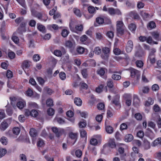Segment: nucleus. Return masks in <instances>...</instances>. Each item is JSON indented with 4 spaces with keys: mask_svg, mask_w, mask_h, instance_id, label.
I'll use <instances>...</instances> for the list:
<instances>
[{
    "mask_svg": "<svg viewBox=\"0 0 161 161\" xmlns=\"http://www.w3.org/2000/svg\"><path fill=\"white\" fill-rule=\"evenodd\" d=\"M153 146L155 147L158 145L161 144V138L159 137L155 140H154L153 142Z\"/></svg>",
    "mask_w": 161,
    "mask_h": 161,
    "instance_id": "20",
    "label": "nucleus"
},
{
    "mask_svg": "<svg viewBox=\"0 0 161 161\" xmlns=\"http://www.w3.org/2000/svg\"><path fill=\"white\" fill-rule=\"evenodd\" d=\"M107 86L109 88H112L114 86L113 80H108L107 82Z\"/></svg>",
    "mask_w": 161,
    "mask_h": 161,
    "instance_id": "52",
    "label": "nucleus"
},
{
    "mask_svg": "<svg viewBox=\"0 0 161 161\" xmlns=\"http://www.w3.org/2000/svg\"><path fill=\"white\" fill-rule=\"evenodd\" d=\"M130 15L131 17H133L135 19H138L140 18L139 15L135 11L131 12L130 13Z\"/></svg>",
    "mask_w": 161,
    "mask_h": 161,
    "instance_id": "18",
    "label": "nucleus"
},
{
    "mask_svg": "<svg viewBox=\"0 0 161 161\" xmlns=\"http://www.w3.org/2000/svg\"><path fill=\"white\" fill-rule=\"evenodd\" d=\"M7 153L6 149L3 148H0V158H1L5 155Z\"/></svg>",
    "mask_w": 161,
    "mask_h": 161,
    "instance_id": "26",
    "label": "nucleus"
},
{
    "mask_svg": "<svg viewBox=\"0 0 161 161\" xmlns=\"http://www.w3.org/2000/svg\"><path fill=\"white\" fill-rule=\"evenodd\" d=\"M73 10L74 13L77 16L79 17H81V14L79 9L76 8H74Z\"/></svg>",
    "mask_w": 161,
    "mask_h": 161,
    "instance_id": "22",
    "label": "nucleus"
},
{
    "mask_svg": "<svg viewBox=\"0 0 161 161\" xmlns=\"http://www.w3.org/2000/svg\"><path fill=\"white\" fill-rule=\"evenodd\" d=\"M38 112L35 110H32L31 111V116L34 117H36L38 115Z\"/></svg>",
    "mask_w": 161,
    "mask_h": 161,
    "instance_id": "41",
    "label": "nucleus"
},
{
    "mask_svg": "<svg viewBox=\"0 0 161 161\" xmlns=\"http://www.w3.org/2000/svg\"><path fill=\"white\" fill-rule=\"evenodd\" d=\"M25 103L24 102L19 101L17 104V107L19 109L23 108L25 106Z\"/></svg>",
    "mask_w": 161,
    "mask_h": 161,
    "instance_id": "27",
    "label": "nucleus"
},
{
    "mask_svg": "<svg viewBox=\"0 0 161 161\" xmlns=\"http://www.w3.org/2000/svg\"><path fill=\"white\" fill-rule=\"evenodd\" d=\"M30 134L32 137H34L36 136L37 133L36 130L34 128H31L30 131Z\"/></svg>",
    "mask_w": 161,
    "mask_h": 161,
    "instance_id": "23",
    "label": "nucleus"
},
{
    "mask_svg": "<svg viewBox=\"0 0 161 161\" xmlns=\"http://www.w3.org/2000/svg\"><path fill=\"white\" fill-rule=\"evenodd\" d=\"M127 128V125L125 123H123L120 125V129L121 130L126 129Z\"/></svg>",
    "mask_w": 161,
    "mask_h": 161,
    "instance_id": "56",
    "label": "nucleus"
},
{
    "mask_svg": "<svg viewBox=\"0 0 161 161\" xmlns=\"http://www.w3.org/2000/svg\"><path fill=\"white\" fill-rule=\"evenodd\" d=\"M131 76L132 78L136 77L137 79L140 78L141 73L140 71L135 69H132L130 70Z\"/></svg>",
    "mask_w": 161,
    "mask_h": 161,
    "instance_id": "4",
    "label": "nucleus"
},
{
    "mask_svg": "<svg viewBox=\"0 0 161 161\" xmlns=\"http://www.w3.org/2000/svg\"><path fill=\"white\" fill-rule=\"evenodd\" d=\"M77 113L80 114L82 117L84 118H86L88 115V114L86 112H81V111L79 110L77 111Z\"/></svg>",
    "mask_w": 161,
    "mask_h": 161,
    "instance_id": "36",
    "label": "nucleus"
},
{
    "mask_svg": "<svg viewBox=\"0 0 161 161\" xmlns=\"http://www.w3.org/2000/svg\"><path fill=\"white\" fill-rule=\"evenodd\" d=\"M76 51L80 54L83 53L84 51V49L83 47H79L76 49Z\"/></svg>",
    "mask_w": 161,
    "mask_h": 161,
    "instance_id": "46",
    "label": "nucleus"
},
{
    "mask_svg": "<svg viewBox=\"0 0 161 161\" xmlns=\"http://www.w3.org/2000/svg\"><path fill=\"white\" fill-rule=\"evenodd\" d=\"M80 135L82 137L86 136L87 133L86 131L84 129H82L80 131Z\"/></svg>",
    "mask_w": 161,
    "mask_h": 161,
    "instance_id": "48",
    "label": "nucleus"
},
{
    "mask_svg": "<svg viewBox=\"0 0 161 161\" xmlns=\"http://www.w3.org/2000/svg\"><path fill=\"white\" fill-rule=\"evenodd\" d=\"M124 97L125 101V103L127 106H130L131 103V96L128 94H125Z\"/></svg>",
    "mask_w": 161,
    "mask_h": 161,
    "instance_id": "6",
    "label": "nucleus"
},
{
    "mask_svg": "<svg viewBox=\"0 0 161 161\" xmlns=\"http://www.w3.org/2000/svg\"><path fill=\"white\" fill-rule=\"evenodd\" d=\"M96 38L99 40H101L103 39V36L102 34L100 32H97L96 33Z\"/></svg>",
    "mask_w": 161,
    "mask_h": 161,
    "instance_id": "53",
    "label": "nucleus"
},
{
    "mask_svg": "<svg viewBox=\"0 0 161 161\" xmlns=\"http://www.w3.org/2000/svg\"><path fill=\"white\" fill-rule=\"evenodd\" d=\"M98 74L101 76H102L104 75L105 72V69L104 68H101L97 70V71Z\"/></svg>",
    "mask_w": 161,
    "mask_h": 161,
    "instance_id": "32",
    "label": "nucleus"
},
{
    "mask_svg": "<svg viewBox=\"0 0 161 161\" xmlns=\"http://www.w3.org/2000/svg\"><path fill=\"white\" fill-rule=\"evenodd\" d=\"M75 29V32H76V31L81 32L83 30V27L82 25H78L76 26Z\"/></svg>",
    "mask_w": 161,
    "mask_h": 161,
    "instance_id": "31",
    "label": "nucleus"
},
{
    "mask_svg": "<svg viewBox=\"0 0 161 161\" xmlns=\"http://www.w3.org/2000/svg\"><path fill=\"white\" fill-rule=\"evenodd\" d=\"M69 33V31L66 29H64L63 30L61 34L62 36L64 37H65L67 36Z\"/></svg>",
    "mask_w": 161,
    "mask_h": 161,
    "instance_id": "44",
    "label": "nucleus"
},
{
    "mask_svg": "<svg viewBox=\"0 0 161 161\" xmlns=\"http://www.w3.org/2000/svg\"><path fill=\"white\" fill-rule=\"evenodd\" d=\"M94 53L97 55H99L101 53V49L99 47H96L95 48Z\"/></svg>",
    "mask_w": 161,
    "mask_h": 161,
    "instance_id": "42",
    "label": "nucleus"
},
{
    "mask_svg": "<svg viewBox=\"0 0 161 161\" xmlns=\"http://www.w3.org/2000/svg\"><path fill=\"white\" fill-rule=\"evenodd\" d=\"M82 154V152L80 150H77L75 152V154L76 156L78 157H80Z\"/></svg>",
    "mask_w": 161,
    "mask_h": 161,
    "instance_id": "63",
    "label": "nucleus"
},
{
    "mask_svg": "<svg viewBox=\"0 0 161 161\" xmlns=\"http://www.w3.org/2000/svg\"><path fill=\"white\" fill-rule=\"evenodd\" d=\"M33 92L32 90L30 88H28V90L26 91V95L27 96L31 97L33 94Z\"/></svg>",
    "mask_w": 161,
    "mask_h": 161,
    "instance_id": "40",
    "label": "nucleus"
},
{
    "mask_svg": "<svg viewBox=\"0 0 161 161\" xmlns=\"http://www.w3.org/2000/svg\"><path fill=\"white\" fill-rule=\"evenodd\" d=\"M106 132L109 134L112 133L114 130L113 128L110 126H107L105 127Z\"/></svg>",
    "mask_w": 161,
    "mask_h": 161,
    "instance_id": "25",
    "label": "nucleus"
},
{
    "mask_svg": "<svg viewBox=\"0 0 161 161\" xmlns=\"http://www.w3.org/2000/svg\"><path fill=\"white\" fill-rule=\"evenodd\" d=\"M136 64L137 67L141 68L143 65V62L141 60H138L136 62Z\"/></svg>",
    "mask_w": 161,
    "mask_h": 161,
    "instance_id": "58",
    "label": "nucleus"
},
{
    "mask_svg": "<svg viewBox=\"0 0 161 161\" xmlns=\"http://www.w3.org/2000/svg\"><path fill=\"white\" fill-rule=\"evenodd\" d=\"M38 140L37 143V146L39 147H43L44 144L43 141L40 138Z\"/></svg>",
    "mask_w": 161,
    "mask_h": 161,
    "instance_id": "34",
    "label": "nucleus"
},
{
    "mask_svg": "<svg viewBox=\"0 0 161 161\" xmlns=\"http://www.w3.org/2000/svg\"><path fill=\"white\" fill-rule=\"evenodd\" d=\"M104 104L103 103H99L97 105V108L99 110H102L104 108Z\"/></svg>",
    "mask_w": 161,
    "mask_h": 161,
    "instance_id": "51",
    "label": "nucleus"
},
{
    "mask_svg": "<svg viewBox=\"0 0 161 161\" xmlns=\"http://www.w3.org/2000/svg\"><path fill=\"white\" fill-rule=\"evenodd\" d=\"M125 140L126 142L131 141L133 139V136L131 134H129L125 136Z\"/></svg>",
    "mask_w": 161,
    "mask_h": 161,
    "instance_id": "14",
    "label": "nucleus"
},
{
    "mask_svg": "<svg viewBox=\"0 0 161 161\" xmlns=\"http://www.w3.org/2000/svg\"><path fill=\"white\" fill-rule=\"evenodd\" d=\"M133 48V44L131 40L128 41L126 48V52L129 53H130L132 50Z\"/></svg>",
    "mask_w": 161,
    "mask_h": 161,
    "instance_id": "7",
    "label": "nucleus"
},
{
    "mask_svg": "<svg viewBox=\"0 0 161 161\" xmlns=\"http://www.w3.org/2000/svg\"><path fill=\"white\" fill-rule=\"evenodd\" d=\"M37 26V28L40 31L44 33L45 32V28L43 25L38 24Z\"/></svg>",
    "mask_w": 161,
    "mask_h": 161,
    "instance_id": "30",
    "label": "nucleus"
},
{
    "mask_svg": "<svg viewBox=\"0 0 161 161\" xmlns=\"http://www.w3.org/2000/svg\"><path fill=\"white\" fill-rule=\"evenodd\" d=\"M12 39L13 41L16 44H18L19 42V38L15 36H13Z\"/></svg>",
    "mask_w": 161,
    "mask_h": 161,
    "instance_id": "45",
    "label": "nucleus"
},
{
    "mask_svg": "<svg viewBox=\"0 0 161 161\" xmlns=\"http://www.w3.org/2000/svg\"><path fill=\"white\" fill-rule=\"evenodd\" d=\"M144 148L146 150L149 149L150 147V143L148 141H145L144 142Z\"/></svg>",
    "mask_w": 161,
    "mask_h": 161,
    "instance_id": "49",
    "label": "nucleus"
},
{
    "mask_svg": "<svg viewBox=\"0 0 161 161\" xmlns=\"http://www.w3.org/2000/svg\"><path fill=\"white\" fill-rule=\"evenodd\" d=\"M111 78L114 80H117L121 79V76L120 75L114 74L112 75Z\"/></svg>",
    "mask_w": 161,
    "mask_h": 161,
    "instance_id": "38",
    "label": "nucleus"
},
{
    "mask_svg": "<svg viewBox=\"0 0 161 161\" xmlns=\"http://www.w3.org/2000/svg\"><path fill=\"white\" fill-rule=\"evenodd\" d=\"M151 35L156 40H158L160 35V33L157 31L152 32Z\"/></svg>",
    "mask_w": 161,
    "mask_h": 161,
    "instance_id": "16",
    "label": "nucleus"
},
{
    "mask_svg": "<svg viewBox=\"0 0 161 161\" xmlns=\"http://www.w3.org/2000/svg\"><path fill=\"white\" fill-rule=\"evenodd\" d=\"M147 61H149V62L152 64H154L156 62L155 55H149Z\"/></svg>",
    "mask_w": 161,
    "mask_h": 161,
    "instance_id": "13",
    "label": "nucleus"
},
{
    "mask_svg": "<svg viewBox=\"0 0 161 161\" xmlns=\"http://www.w3.org/2000/svg\"><path fill=\"white\" fill-rule=\"evenodd\" d=\"M54 54L58 57H60L62 55V53L60 50H56L54 51Z\"/></svg>",
    "mask_w": 161,
    "mask_h": 161,
    "instance_id": "62",
    "label": "nucleus"
},
{
    "mask_svg": "<svg viewBox=\"0 0 161 161\" xmlns=\"http://www.w3.org/2000/svg\"><path fill=\"white\" fill-rule=\"evenodd\" d=\"M60 78L63 80H64L66 78L65 74L64 72H61L59 74Z\"/></svg>",
    "mask_w": 161,
    "mask_h": 161,
    "instance_id": "55",
    "label": "nucleus"
},
{
    "mask_svg": "<svg viewBox=\"0 0 161 161\" xmlns=\"http://www.w3.org/2000/svg\"><path fill=\"white\" fill-rule=\"evenodd\" d=\"M81 73L83 77L85 78H86L87 76V69H82Z\"/></svg>",
    "mask_w": 161,
    "mask_h": 161,
    "instance_id": "50",
    "label": "nucleus"
},
{
    "mask_svg": "<svg viewBox=\"0 0 161 161\" xmlns=\"http://www.w3.org/2000/svg\"><path fill=\"white\" fill-rule=\"evenodd\" d=\"M104 86L103 84L100 85L98 87H97L96 89V91L97 92L100 93L102 91Z\"/></svg>",
    "mask_w": 161,
    "mask_h": 161,
    "instance_id": "43",
    "label": "nucleus"
},
{
    "mask_svg": "<svg viewBox=\"0 0 161 161\" xmlns=\"http://www.w3.org/2000/svg\"><path fill=\"white\" fill-rule=\"evenodd\" d=\"M65 45L66 47L70 48L75 47V43L74 40L72 41H67L66 42Z\"/></svg>",
    "mask_w": 161,
    "mask_h": 161,
    "instance_id": "9",
    "label": "nucleus"
},
{
    "mask_svg": "<svg viewBox=\"0 0 161 161\" xmlns=\"http://www.w3.org/2000/svg\"><path fill=\"white\" fill-rule=\"evenodd\" d=\"M0 141L2 144L4 145H6L8 142V139L5 136L2 137L0 139Z\"/></svg>",
    "mask_w": 161,
    "mask_h": 161,
    "instance_id": "19",
    "label": "nucleus"
},
{
    "mask_svg": "<svg viewBox=\"0 0 161 161\" xmlns=\"http://www.w3.org/2000/svg\"><path fill=\"white\" fill-rule=\"evenodd\" d=\"M128 27L131 31H134L136 29V26L135 24L131 23L129 25Z\"/></svg>",
    "mask_w": 161,
    "mask_h": 161,
    "instance_id": "37",
    "label": "nucleus"
},
{
    "mask_svg": "<svg viewBox=\"0 0 161 161\" xmlns=\"http://www.w3.org/2000/svg\"><path fill=\"white\" fill-rule=\"evenodd\" d=\"M148 73V71L146 69H144L142 76V80L144 82H147L148 80L146 77L145 75Z\"/></svg>",
    "mask_w": 161,
    "mask_h": 161,
    "instance_id": "17",
    "label": "nucleus"
},
{
    "mask_svg": "<svg viewBox=\"0 0 161 161\" xmlns=\"http://www.w3.org/2000/svg\"><path fill=\"white\" fill-rule=\"evenodd\" d=\"M108 13L111 15H114L115 14L118 15L121 14V12L119 10L114 9L112 8H108Z\"/></svg>",
    "mask_w": 161,
    "mask_h": 161,
    "instance_id": "5",
    "label": "nucleus"
},
{
    "mask_svg": "<svg viewBox=\"0 0 161 161\" xmlns=\"http://www.w3.org/2000/svg\"><path fill=\"white\" fill-rule=\"evenodd\" d=\"M53 132L55 134L57 137L60 136L64 132V130L61 128H58L56 127H53L52 128Z\"/></svg>",
    "mask_w": 161,
    "mask_h": 161,
    "instance_id": "3",
    "label": "nucleus"
},
{
    "mask_svg": "<svg viewBox=\"0 0 161 161\" xmlns=\"http://www.w3.org/2000/svg\"><path fill=\"white\" fill-rule=\"evenodd\" d=\"M11 121L10 119L4 120L0 125V130L2 131H4L8 127V125L10 124Z\"/></svg>",
    "mask_w": 161,
    "mask_h": 161,
    "instance_id": "2",
    "label": "nucleus"
},
{
    "mask_svg": "<svg viewBox=\"0 0 161 161\" xmlns=\"http://www.w3.org/2000/svg\"><path fill=\"white\" fill-rule=\"evenodd\" d=\"M148 27L150 28L151 29H153L155 28L156 26L155 23L153 21L150 22L148 24Z\"/></svg>",
    "mask_w": 161,
    "mask_h": 161,
    "instance_id": "64",
    "label": "nucleus"
},
{
    "mask_svg": "<svg viewBox=\"0 0 161 161\" xmlns=\"http://www.w3.org/2000/svg\"><path fill=\"white\" fill-rule=\"evenodd\" d=\"M46 105L48 106H53V101L52 99L51 98L48 99L46 101Z\"/></svg>",
    "mask_w": 161,
    "mask_h": 161,
    "instance_id": "33",
    "label": "nucleus"
},
{
    "mask_svg": "<svg viewBox=\"0 0 161 161\" xmlns=\"http://www.w3.org/2000/svg\"><path fill=\"white\" fill-rule=\"evenodd\" d=\"M44 91L47 92V94L49 95H51L53 93V91L51 89L46 87L44 88Z\"/></svg>",
    "mask_w": 161,
    "mask_h": 161,
    "instance_id": "28",
    "label": "nucleus"
},
{
    "mask_svg": "<svg viewBox=\"0 0 161 161\" xmlns=\"http://www.w3.org/2000/svg\"><path fill=\"white\" fill-rule=\"evenodd\" d=\"M109 145L111 148H114L116 147L115 140L114 139H110L109 141Z\"/></svg>",
    "mask_w": 161,
    "mask_h": 161,
    "instance_id": "21",
    "label": "nucleus"
},
{
    "mask_svg": "<svg viewBox=\"0 0 161 161\" xmlns=\"http://www.w3.org/2000/svg\"><path fill=\"white\" fill-rule=\"evenodd\" d=\"M144 133L142 130H139L137 133V136L140 138H142L144 136Z\"/></svg>",
    "mask_w": 161,
    "mask_h": 161,
    "instance_id": "59",
    "label": "nucleus"
},
{
    "mask_svg": "<svg viewBox=\"0 0 161 161\" xmlns=\"http://www.w3.org/2000/svg\"><path fill=\"white\" fill-rule=\"evenodd\" d=\"M91 144L92 145H96L97 143V140L96 139L94 138H92L90 141Z\"/></svg>",
    "mask_w": 161,
    "mask_h": 161,
    "instance_id": "61",
    "label": "nucleus"
},
{
    "mask_svg": "<svg viewBox=\"0 0 161 161\" xmlns=\"http://www.w3.org/2000/svg\"><path fill=\"white\" fill-rule=\"evenodd\" d=\"M47 113L49 116H52L54 114V110L52 108H49L47 110Z\"/></svg>",
    "mask_w": 161,
    "mask_h": 161,
    "instance_id": "39",
    "label": "nucleus"
},
{
    "mask_svg": "<svg viewBox=\"0 0 161 161\" xmlns=\"http://www.w3.org/2000/svg\"><path fill=\"white\" fill-rule=\"evenodd\" d=\"M54 120L57 121L59 124H63L64 123V121L60 118H56Z\"/></svg>",
    "mask_w": 161,
    "mask_h": 161,
    "instance_id": "54",
    "label": "nucleus"
},
{
    "mask_svg": "<svg viewBox=\"0 0 161 161\" xmlns=\"http://www.w3.org/2000/svg\"><path fill=\"white\" fill-rule=\"evenodd\" d=\"M140 14L143 19L145 20H147L148 18L151 17L150 15L143 11L141 12Z\"/></svg>",
    "mask_w": 161,
    "mask_h": 161,
    "instance_id": "12",
    "label": "nucleus"
},
{
    "mask_svg": "<svg viewBox=\"0 0 161 161\" xmlns=\"http://www.w3.org/2000/svg\"><path fill=\"white\" fill-rule=\"evenodd\" d=\"M12 131L14 135L17 136L19 134L20 129L19 127H15L13 129Z\"/></svg>",
    "mask_w": 161,
    "mask_h": 161,
    "instance_id": "24",
    "label": "nucleus"
},
{
    "mask_svg": "<svg viewBox=\"0 0 161 161\" xmlns=\"http://www.w3.org/2000/svg\"><path fill=\"white\" fill-rule=\"evenodd\" d=\"M102 51L105 56H104L103 55H102V57L103 59H107L109 52V49L107 47H104L103 48Z\"/></svg>",
    "mask_w": 161,
    "mask_h": 161,
    "instance_id": "8",
    "label": "nucleus"
},
{
    "mask_svg": "<svg viewBox=\"0 0 161 161\" xmlns=\"http://www.w3.org/2000/svg\"><path fill=\"white\" fill-rule=\"evenodd\" d=\"M78 134L77 133L70 132L69 133V136L72 139L75 140L73 144L76 142Z\"/></svg>",
    "mask_w": 161,
    "mask_h": 161,
    "instance_id": "11",
    "label": "nucleus"
},
{
    "mask_svg": "<svg viewBox=\"0 0 161 161\" xmlns=\"http://www.w3.org/2000/svg\"><path fill=\"white\" fill-rule=\"evenodd\" d=\"M88 11L90 14H94L96 13L95 8L92 6H90L88 8Z\"/></svg>",
    "mask_w": 161,
    "mask_h": 161,
    "instance_id": "35",
    "label": "nucleus"
},
{
    "mask_svg": "<svg viewBox=\"0 0 161 161\" xmlns=\"http://www.w3.org/2000/svg\"><path fill=\"white\" fill-rule=\"evenodd\" d=\"M74 101L75 104L78 106H80L82 104V100L79 97L75 98L74 100Z\"/></svg>",
    "mask_w": 161,
    "mask_h": 161,
    "instance_id": "15",
    "label": "nucleus"
},
{
    "mask_svg": "<svg viewBox=\"0 0 161 161\" xmlns=\"http://www.w3.org/2000/svg\"><path fill=\"white\" fill-rule=\"evenodd\" d=\"M133 150L135 153L138 154V157H142V154L140 153H139V150L136 147H133Z\"/></svg>",
    "mask_w": 161,
    "mask_h": 161,
    "instance_id": "47",
    "label": "nucleus"
},
{
    "mask_svg": "<svg viewBox=\"0 0 161 161\" xmlns=\"http://www.w3.org/2000/svg\"><path fill=\"white\" fill-rule=\"evenodd\" d=\"M29 64L27 60H25L23 62L22 65V68L23 69L25 70V69L29 68Z\"/></svg>",
    "mask_w": 161,
    "mask_h": 161,
    "instance_id": "29",
    "label": "nucleus"
},
{
    "mask_svg": "<svg viewBox=\"0 0 161 161\" xmlns=\"http://www.w3.org/2000/svg\"><path fill=\"white\" fill-rule=\"evenodd\" d=\"M96 22L97 23V24L98 25H97L96 24H94V25L95 26H98V25H101L103 24L104 23V19L103 18L101 17H97L96 19Z\"/></svg>",
    "mask_w": 161,
    "mask_h": 161,
    "instance_id": "10",
    "label": "nucleus"
},
{
    "mask_svg": "<svg viewBox=\"0 0 161 161\" xmlns=\"http://www.w3.org/2000/svg\"><path fill=\"white\" fill-rule=\"evenodd\" d=\"M8 56L10 59H13L15 58V54L14 52L11 51L8 53Z\"/></svg>",
    "mask_w": 161,
    "mask_h": 161,
    "instance_id": "60",
    "label": "nucleus"
},
{
    "mask_svg": "<svg viewBox=\"0 0 161 161\" xmlns=\"http://www.w3.org/2000/svg\"><path fill=\"white\" fill-rule=\"evenodd\" d=\"M79 126L80 128H84L86 127V124L85 120L80 122L79 124Z\"/></svg>",
    "mask_w": 161,
    "mask_h": 161,
    "instance_id": "57",
    "label": "nucleus"
},
{
    "mask_svg": "<svg viewBox=\"0 0 161 161\" xmlns=\"http://www.w3.org/2000/svg\"><path fill=\"white\" fill-rule=\"evenodd\" d=\"M125 27L122 21H118L116 22V30L118 34L120 35L124 34Z\"/></svg>",
    "mask_w": 161,
    "mask_h": 161,
    "instance_id": "1",
    "label": "nucleus"
}]
</instances>
